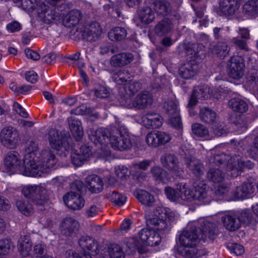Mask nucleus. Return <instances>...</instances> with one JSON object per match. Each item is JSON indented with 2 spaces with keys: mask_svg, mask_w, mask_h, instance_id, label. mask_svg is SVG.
<instances>
[{
  "mask_svg": "<svg viewBox=\"0 0 258 258\" xmlns=\"http://www.w3.org/2000/svg\"><path fill=\"white\" fill-rule=\"evenodd\" d=\"M18 248L19 251L23 256L28 255L32 250V243L30 237L27 235L22 236L18 240Z\"/></svg>",
  "mask_w": 258,
  "mask_h": 258,
  "instance_id": "nucleus-37",
  "label": "nucleus"
},
{
  "mask_svg": "<svg viewBox=\"0 0 258 258\" xmlns=\"http://www.w3.org/2000/svg\"><path fill=\"white\" fill-rule=\"evenodd\" d=\"M18 136V133L14 127H5L1 132L0 141L5 146L11 148L15 144Z\"/></svg>",
  "mask_w": 258,
  "mask_h": 258,
  "instance_id": "nucleus-18",
  "label": "nucleus"
},
{
  "mask_svg": "<svg viewBox=\"0 0 258 258\" xmlns=\"http://www.w3.org/2000/svg\"><path fill=\"white\" fill-rule=\"evenodd\" d=\"M36 159L42 173L48 172L56 163L54 154L49 150H43Z\"/></svg>",
  "mask_w": 258,
  "mask_h": 258,
  "instance_id": "nucleus-9",
  "label": "nucleus"
},
{
  "mask_svg": "<svg viewBox=\"0 0 258 258\" xmlns=\"http://www.w3.org/2000/svg\"><path fill=\"white\" fill-rule=\"evenodd\" d=\"M146 142L149 146L153 148H157L160 146L157 131L149 133L146 136Z\"/></svg>",
  "mask_w": 258,
  "mask_h": 258,
  "instance_id": "nucleus-57",
  "label": "nucleus"
},
{
  "mask_svg": "<svg viewBox=\"0 0 258 258\" xmlns=\"http://www.w3.org/2000/svg\"><path fill=\"white\" fill-rule=\"evenodd\" d=\"M229 76L236 80L241 78L244 75L245 63L243 57L239 55L233 56L227 63Z\"/></svg>",
  "mask_w": 258,
  "mask_h": 258,
  "instance_id": "nucleus-7",
  "label": "nucleus"
},
{
  "mask_svg": "<svg viewBox=\"0 0 258 258\" xmlns=\"http://www.w3.org/2000/svg\"><path fill=\"white\" fill-rule=\"evenodd\" d=\"M193 191L186 187L185 184L179 185V202L181 201H191L194 200Z\"/></svg>",
  "mask_w": 258,
  "mask_h": 258,
  "instance_id": "nucleus-52",
  "label": "nucleus"
},
{
  "mask_svg": "<svg viewBox=\"0 0 258 258\" xmlns=\"http://www.w3.org/2000/svg\"><path fill=\"white\" fill-rule=\"evenodd\" d=\"M14 245L11 239L3 238L0 239V258H5L14 249Z\"/></svg>",
  "mask_w": 258,
  "mask_h": 258,
  "instance_id": "nucleus-43",
  "label": "nucleus"
},
{
  "mask_svg": "<svg viewBox=\"0 0 258 258\" xmlns=\"http://www.w3.org/2000/svg\"><path fill=\"white\" fill-rule=\"evenodd\" d=\"M164 192L166 197L171 202H179V186L176 189L171 187H166Z\"/></svg>",
  "mask_w": 258,
  "mask_h": 258,
  "instance_id": "nucleus-56",
  "label": "nucleus"
},
{
  "mask_svg": "<svg viewBox=\"0 0 258 258\" xmlns=\"http://www.w3.org/2000/svg\"><path fill=\"white\" fill-rule=\"evenodd\" d=\"M47 139L50 146L53 149L59 150L63 148L65 151H69L71 148L68 139L57 130L50 129L48 133Z\"/></svg>",
  "mask_w": 258,
  "mask_h": 258,
  "instance_id": "nucleus-8",
  "label": "nucleus"
},
{
  "mask_svg": "<svg viewBox=\"0 0 258 258\" xmlns=\"http://www.w3.org/2000/svg\"><path fill=\"white\" fill-rule=\"evenodd\" d=\"M21 160L19 154L15 151H10L6 156L4 164L5 166L9 170H14L19 169Z\"/></svg>",
  "mask_w": 258,
  "mask_h": 258,
  "instance_id": "nucleus-27",
  "label": "nucleus"
},
{
  "mask_svg": "<svg viewBox=\"0 0 258 258\" xmlns=\"http://www.w3.org/2000/svg\"><path fill=\"white\" fill-rule=\"evenodd\" d=\"M102 32V28L99 23L91 22L85 26L82 32V37L88 41H94L99 38Z\"/></svg>",
  "mask_w": 258,
  "mask_h": 258,
  "instance_id": "nucleus-11",
  "label": "nucleus"
},
{
  "mask_svg": "<svg viewBox=\"0 0 258 258\" xmlns=\"http://www.w3.org/2000/svg\"><path fill=\"white\" fill-rule=\"evenodd\" d=\"M130 78L128 71L124 69L114 73L112 76L113 81L118 85H124Z\"/></svg>",
  "mask_w": 258,
  "mask_h": 258,
  "instance_id": "nucleus-46",
  "label": "nucleus"
},
{
  "mask_svg": "<svg viewBox=\"0 0 258 258\" xmlns=\"http://www.w3.org/2000/svg\"><path fill=\"white\" fill-rule=\"evenodd\" d=\"M48 2L44 1L40 3L37 12L38 17L45 23L50 24L59 18V14L55 11L54 4L48 5Z\"/></svg>",
  "mask_w": 258,
  "mask_h": 258,
  "instance_id": "nucleus-6",
  "label": "nucleus"
},
{
  "mask_svg": "<svg viewBox=\"0 0 258 258\" xmlns=\"http://www.w3.org/2000/svg\"><path fill=\"white\" fill-rule=\"evenodd\" d=\"M19 169L21 173L25 176H41L42 172L37 163V160L28 159V156L23 159V166H20Z\"/></svg>",
  "mask_w": 258,
  "mask_h": 258,
  "instance_id": "nucleus-13",
  "label": "nucleus"
},
{
  "mask_svg": "<svg viewBox=\"0 0 258 258\" xmlns=\"http://www.w3.org/2000/svg\"><path fill=\"white\" fill-rule=\"evenodd\" d=\"M243 159L240 155L232 156L228 161L227 167L228 174L232 177H236L239 172L243 169L242 164Z\"/></svg>",
  "mask_w": 258,
  "mask_h": 258,
  "instance_id": "nucleus-19",
  "label": "nucleus"
},
{
  "mask_svg": "<svg viewBox=\"0 0 258 258\" xmlns=\"http://www.w3.org/2000/svg\"><path fill=\"white\" fill-rule=\"evenodd\" d=\"M191 130L192 133L199 137H209L208 129L202 124L198 123L193 124Z\"/></svg>",
  "mask_w": 258,
  "mask_h": 258,
  "instance_id": "nucleus-53",
  "label": "nucleus"
},
{
  "mask_svg": "<svg viewBox=\"0 0 258 258\" xmlns=\"http://www.w3.org/2000/svg\"><path fill=\"white\" fill-rule=\"evenodd\" d=\"M38 149V144L36 142L31 141L26 146L25 154L24 159L28 156V159H36V152Z\"/></svg>",
  "mask_w": 258,
  "mask_h": 258,
  "instance_id": "nucleus-55",
  "label": "nucleus"
},
{
  "mask_svg": "<svg viewBox=\"0 0 258 258\" xmlns=\"http://www.w3.org/2000/svg\"><path fill=\"white\" fill-rule=\"evenodd\" d=\"M82 17V15L80 11L74 9L69 12L64 19L63 23L66 27L71 28L77 25Z\"/></svg>",
  "mask_w": 258,
  "mask_h": 258,
  "instance_id": "nucleus-36",
  "label": "nucleus"
},
{
  "mask_svg": "<svg viewBox=\"0 0 258 258\" xmlns=\"http://www.w3.org/2000/svg\"><path fill=\"white\" fill-rule=\"evenodd\" d=\"M16 206L19 211L26 216H30L33 213V208L28 201L23 200H18Z\"/></svg>",
  "mask_w": 258,
  "mask_h": 258,
  "instance_id": "nucleus-49",
  "label": "nucleus"
},
{
  "mask_svg": "<svg viewBox=\"0 0 258 258\" xmlns=\"http://www.w3.org/2000/svg\"><path fill=\"white\" fill-rule=\"evenodd\" d=\"M163 208L158 206L153 213L146 211L145 218L147 225L151 228H143L139 232V236L146 245L154 246L159 244L161 241L159 234L152 229L159 231L168 232L171 228L170 223L163 218Z\"/></svg>",
  "mask_w": 258,
  "mask_h": 258,
  "instance_id": "nucleus-1",
  "label": "nucleus"
},
{
  "mask_svg": "<svg viewBox=\"0 0 258 258\" xmlns=\"http://www.w3.org/2000/svg\"><path fill=\"white\" fill-rule=\"evenodd\" d=\"M135 195L143 205L150 207L152 206L155 203V199L153 196L146 190H137L135 192Z\"/></svg>",
  "mask_w": 258,
  "mask_h": 258,
  "instance_id": "nucleus-39",
  "label": "nucleus"
},
{
  "mask_svg": "<svg viewBox=\"0 0 258 258\" xmlns=\"http://www.w3.org/2000/svg\"><path fill=\"white\" fill-rule=\"evenodd\" d=\"M204 46L199 43H189L185 46V52L190 60L200 62L205 57V53L202 51Z\"/></svg>",
  "mask_w": 258,
  "mask_h": 258,
  "instance_id": "nucleus-16",
  "label": "nucleus"
},
{
  "mask_svg": "<svg viewBox=\"0 0 258 258\" xmlns=\"http://www.w3.org/2000/svg\"><path fill=\"white\" fill-rule=\"evenodd\" d=\"M222 222L225 228L230 231H234L240 228V221L236 213H229L222 216Z\"/></svg>",
  "mask_w": 258,
  "mask_h": 258,
  "instance_id": "nucleus-26",
  "label": "nucleus"
},
{
  "mask_svg": "<svg viewBox=\"0 0 258 258\" xmlns=\"http://www.w3.org/2000/svg\"><path fill=\"white\" fill-rule=\"evenodd\" d=\"M95 95L98 98H105L108 96L109 92L106 87L98 85L95 88Z\"/></svg>",
  "mask_w": 258,
  "mask_h": 258,
  "instance_id": "nucleus-61",
  "label": "nucleus"
},
{
  "mask_svg": "<svg viewBox=\"0 0 258 258\" xmlns=\"http://www.w3.org/2000/svg\"><path fill=\"white\" fill-rule=\"evenodd\" d=\"M139 18L142 24L148 25L155 19V13L152 9L149 6L142 7L139 11Z\"/></svg>",
  "mask_w": 258,
  "mask_h": 258,
  "instance_id": "nucleus-35",
  "label": "nucleus"
},
{
  "mask_svg": "<svg viewBox=\"0 0 258 258\" xmlns=\"http://www.w3.org/2000/svg\"><path fill=\"white\" fill-rule=\"evenodd\" d=\"M46 245L42 242L38 241L34 244L31 253L34 257L40 258L41 256H43L44 254H46Z\"/></svg>",
  "mask_w": 258,
  "mask_h": 258,
  "instance_id": "nucleus-51",
  "label": "nucleus"
},
{
  "mask_svg": "<svg viewBox=\"0 0 258 258\" xmlns=\"http://www.w3.org/2000/svg\"><path fill=\"white\" fill-rule=\"evenodd\" d=\"M152 5L155 11L158 15L166 16L172 12V7L166 0H146V3Z\"/></svg>",
  "mask_w": 258,
  "mask_h": 258,
  "instance_id": "nucleus-21",
  "label": "nucleus"
},
{
  "mask_svg": "<svg viewBox=\"0 0 258 258\" xmlns=\"http://www.w3.org/2000/svg\"><path fill=\"white\" fill-rule=\"evenodd\" d=\"M109 143L114 150L120 151L129 149L132 146L127 127L118 119L110 127Z\"/></svg>",
  "mask_w": 258,
  "mask_h": 258,
  "instance_id": "nucleus-3",
  "label": "nucleus"
},
{
  "mask_svg": "<svg viewBox=\"0 0 258 258\" xmlns=\"http://www.w3.org/2000/svg\"><path fill=\"white\" fill-rule=\"evenodd\" d=\"M126 35V29L121 27L112 28L108 34V38L111 41H121L124 39Z\"/></svg>",
  "mask_w": 258,
  "mask_h": 258,
  "instance_id": "nucleus-44",
  "label": "nucleus"
},
{
  "mask_svg": "<svg viewBox=\"0 0 258 258\" xmlns=\"http://www.w3.org/2000/svg\"><path fill=\"white\" fill-rule=\"evenodd\" d=\"M168 123L175 128H180L181 126L182 123L180 117L179 115V112L172 115H168Z\"/></svg>",
  "mask_w": 258,
  "mask_h": 258,
  "instance_id": "nucleus-60",
  "label": "nucleus"
},
{
  "mask_svg": "<svg viewBox=\"0 0 258 258\" xmlns=\"http://www.w3.org/2000/svg\"><path fill=\"white\" fill-rule=\"evenodd\" d=\"M184 162L188 170L195 176H200L204 174V166L199 159L188 156L185 157Z\"/></svg>",
  "mask_w": 258,
  "mask_h": 258,
  "instance_id": "nucleus-24",
  "label": "nucleus"
},
{
  "mask_svg": "<svg viewBox=\"0 0 258 258\" xmlns=\"http://www.w3.org/2000/svg\"><path fill=\"white\" fill-rule=\"evenodd\" d=\"M79 227V224L75 219L67 217L62 223L61 231L67 236H73L78 231Z\"/></svg>",
  "mask_w": 258,
  "mask_h": 258,
  "instance_id": "nucleus-29",
  "label": "nucleus"
},
{
  "mask_svg": "<svg viewBox=\"0 0 258 258\" xmlns=\"http://www.w3.org/2000/svg\"><path fill=\"white\" fill-rule=\"evenodd\" d=\"M160 161L164 168L177 175L180 174L182 170L179 167V161L175 155L170 153L165 154L161 156Z\"/></svg>",
  "mask_w": 258,
  "mask_h": 258,
  "instance_id": "nucleus-14",
  "label": "nucleus"
},
{
  "mask_svg": "<svg viewBox=\"0 0 258 258\" xmlns=\"http://www.w3.org/2000/svg\"><path fill=\"white\" fill-rule=\"evenodd\" d=\"M45 0H20L22 8L28 12H32L35 10L38 11L40 3L44 2Z\"/></svg>",
  "mask_w": 258,
  "mask_h": 258,
  "instance_id": "nucleus-50",
  "label": "nucleus"
},
{
  "mask_svg": "<svg viewBox=\"0 0 258 258\" xmlns=\"http://www.w3.org/2000/svg\"><path fill=\"white\" fill-rule=\"evenodd\" d=\"M162 117L153 112H149L142 117V121L147 128H158L162 124Z\"/></svg>",
  "mask_w": 258,
  "mask_h": 258,
  "instance_id": "nucleus-25",
  "label": "nucleus"
},
{
  "mask_svg": "<svg viewBox=\"0 0 258 258\" xmlns=\"http://www.w3.org/2000/svg\"><path fill=\"white\" fill-rule=\"evenodd\" d=\"M72 161L77 166H81L86 160L79 153L78 151H74L71 154Z\"/></svg>",
  "mask_w": 258,
  "mask_h": 258,
  "instance_id": "nucleus-63",
  "label": "nucleus"
},
{
  "mask_svg": "<svg viewBox=\"0 0 258 258\" xmlns=\"http://www.w3.org/2000/svg\"><path fill=\"white\" fill-rule=\"evenodd\" d=\"M240 3L238 0H220L219 8L225 15H233L239 9Z\"/></svg>",
  "mask_w": 258,
  "mask_h": 258,
  "instance_id": "nucleus-28",
  "label": "nucleus"
},
{
  "mask_svg": "<svg viewBox=\"0 0 258 258\" xmlns=\"http://www.w3.org/2000/svg\"><path fill=\"white\" fill-rule=\"evenodd\" d=\"M248 83L249 85H252L253 83L256 85L258 84V71L254 69L251 70L247 77Z\"/></svg>",
  "mask_w": 258,
  "mask_h": 258,
  "instance_id": "nucleus-64",
  "label": "nucleus"
},
{
  "mask_svg": "<svg viewBox=\"0 0 258 258\" xmlns=\"http://www.w3.org/2000/svg\"><path fill=\"white\" fill-rule=\"evenodd\" d=\"M210 96V89L207 86H200L195 88L189 99L188 106H193L197 103L198 99H207Z\"/></svg>",
  "mask_w": 258,
  "mask_h": 258,
  "instance_id": "nucleus-23",
  "label": "nucleus"
},
{
  "mask_svg": "<svg viewBox=\"0 0 258 258\" xmlns=\"http://www.w3.org/2000/svg\"><path fill=\"white\" fill-rule=\"evenodd\" d=\"M173 29V20L165 18L157 24L154 31L157 35L162 36L169 33Z\"/></svg>",
  "mask_w": 258,
  "mask_h": 258,
  "instance_id": "nucleus-32",
  "label": "nucleus"
},
{
  "mask_svg": "<svg viewBox=\"0 0 258 258\" xmlns=\"http://www.w3.org/2000/svg\"><path fill=\"white\" fill-rule=\"evenodd\" d=\"M110 129L99 127L90 129L89 136L90 140L96 145L106 146L109 142Z\"/></svg>",
  "mask_w": 258,
  "mask_h": 258,
  "instance_id": "nucleus-12",
  "label": "nucleus"
},
{
  "mask_svg": "<svg viewBox=\"0 0 258 258\" xmlns=\"http://www.w3.org/2000/svg\"><path fill=\"white\" fill-rule=\"evenodd\" d=\"M254 191V186L250 183H243L241 185L237 186L233 191L232 200L243 199L253 194Z\"/></svg>",
  "mask_w": 258,
  "mask_h": 258,
  "instance_id": "nucleus-30",
  "label": "nucleus"
},
{
  "mask_svg": "<svg viewBox=\"0 0 258 258\" xmlns=\"http://www.w3.org/2000/svg\"><path fill=\"white\" fill-rule=\"evenodd\" d=\"M79 244L84 250L83 253L80 254L79 258H92L90 254H97L98 244L94 238L89 236H82L79 240Z\"/></svg>",
  "mask_w": 258,
  "mask_h": 258,
  "instance_id": "nucleus-10",
  "label": "nucleus"
},
{
  "mask_svg": "<svg viewBox=\"0 0 258 258\" xmlns=\"http://www.w3.org/2000/svg\"><path fill=\"white\" fill-rule=\"evenodd\" d=\"M197 222L189 223L186 229L182 232L179 237V241L182 247H180L178 252L184 258H194L196 251L190 249L197 245L200 234L197 228Z\"/></svg>",
  "mask_w": 258,
  "mask_h": 258,
  "instance_id": "nucleus-2",
  "label": "nucleus"
},
{
  "mask_svg": "<svg viewBox=\"0 0 258 258\" xmlns=\"http://www.w3.org/2000/svg\"><path fill=\"white\" fill-rule=\"evenodd\" d=\"M236 214L238 215V219L240 221V226H241V223L246 224H249L251 223V217L249 212L246 210H243L240 213Z\"/></svg>",
  "mask_w": 258,
  "mask_h": 258,
  "instance_id": "nucleus-62",
  "label": "nucleus"
},
{
  "mask_svg": "<svg viewBox=\"0 0 258 258\" xmlns=\"http://www.w3.org/2000/svg\"><path fill=\"white\" fill-rule=\"evenodd\" d=\"M110 200L118 206H121L124 204L126 201V197L121 194L113 191L109 195Z\"/></svg>",
  "mask_w": 258,
  "mask_h": 258,
  "instance_id": "nucleus-59",
  "label": "nucleus"
},
{
  "mask_svg": "<svg viewBox=\"0 0 258 258\" xmlns=\"http://www.w3.org/2000/svg\"><path fill=\"white\" fill-rule=\"evenodd\" d=\"M209 51L221 58H224L228 54L229 48L226 43L219 42L216 45H211Z\"/></svg>",
  "mask_w": 258,
  "mask_h": 258,
  "instance_id": "nucleus-42",
  "label": "nucleus"
},
{
  "mask_svg": "<svg viewBox=\"0 0 258 258\" xmlns=\"http://www.w3.org/2000/svg\"><path fill=\"white\" fill-rule=\"evenodd\" d=\"M163 108L168 115H172L179 112L178 103L173 98H169L163 103Z\"/></svg>",
  "mask_w": 258,
  "mask_h": 258,
  "instance_id": "nucleus-48",
  "label": "nucleus"
},
{
  "mask_svg": "<svg viewBox=\"0 0 258 258\" xmlns=\"http://www.w3.org/2000/svg\"><path fill=\"white\" fill-rule=\"evenodd\" d=\"M194 194V200H197L201 202L203 205H208L212 201V198L209 196L206 190V186L205 184L198 185L195 187Z\"/></svg>",
  "mask_w": 258,
  "mask_h": 258,
  "instance_id": "nucleus-34",
  "label": "nucleus"
},
{
  "mask_svg": "<svg viewBox=\"0 0 258 258\" xmlns=\"http://www.w3.org/2000/svg\"><path fill=\"white\" fill-rule=\"evenodd\" d=\"M22 193L36 206L44 205L48 200V191L41 185H27L22 188Z\"/></svg>",
  "mask_w": 258,
  "mask_h": 258,
  "instance_id": "nucleus-4",
  "label": "nucleus"
},
{
  "mask_svg": "<svg viewBox=\"0 0 258 258\" xmlns=\"http://www.w3.org/2000/svg\"><path fill=\"white\" fill-rule=\"evenodd\" d=\"M229 106L235 111L240 113L246 112L248 109L247 103L243 100L238 98L230 99Z\"/></svg>",
  "mask_w": 258,
  "mask_h": 258,
  "instance_id": "nucleus-45",
  "label": "nucleus"
},
{
  "mask_svg": "<svg viewBox=\"0 0 258 258\" xmlns=\"http://www.w3.org/2000/svg\"><path fill=\"white\" fill-rule=\"evenodd\" d=\"M108 253L111 258H124V253L121 248L117 244H112L108 249Z\"/></svg>",
  "mask_w": 258,
  "mask_h": 258,
  "instance_id": "nucleus-58",
  "label": "nucleus"
},
{
  "mask_svg": "<svg viewBox=\"0 0 258 258\" xmlns=\"http://www.w3.org/2000/svg\"><path fill=\"white\" fill-rule=\"evenodd\" d=\"M68 122L73 136L76 141H80L83 136L81 122L75 117H70L68 118Z\"/></svg>",
  "mask_w": 258,
  "mask_h": 258,
  "instance_id": "nucleus-33",
  "label": "nucleus"
},
{
  "mask_svg": "<svg viewBox=\"0 0 258 258\" xmlns=\"http://www.w3.org/2000/svg\"><path fill=\"white\" fill-rule=\"evenodd\" d=\"M63 200L67 207L74 210L82 209L85 205L84 199L78 194L71 191L63 197Z\"/></svg>",
  "mask_w": 258,
  "mask_h": 258,
  "instance_id": "nucleus-15",
  "label": "nucleus"
},
{
  "mask_svg": "<svg viewBox=\"0 0 258 258\" xmlns=\"http://www.w3.org/2000/svg\"><path fill=\"white\" fill-rule=\"evenodd\" d=\"M141 89V84L137 81H129L124 87L127 96H133Z\"/></svg>",
  "mask_w": 258,
  "mask_h": 258,
  "instance_id": "nucleus-54",
  "label": "nucleus"
},
{
  "mask_svg": "<svg viewBox=\"0 0 258 258\" xmlns=\"http://www.w3.org/2000/svg\"><path fill=\"white\" fill-rule=\"evenodd\" d=\"M124 97L125 98L124 105L128 108L144 109L151 106L153 102L152 93L147 91H143L138 94L132 102L127 98V96Z\"/></svg>",
  "mask_w": 258,
  "mask_h": 258,
  "instance_id": "nucleus-5",
  "label": "nucleus"
},
{
  "mask_svg": "<svg viewBox=\"0 0 258 258\" xmlns=\"http://www.w3.org/2000/svg\"><path fill=\"white\" fill-rule=\"evenodd\" d=\"M151 173L154 179L158 183H166L168 181L167 172L160 167L153 166L151 169Z\"/></svg>",
  "mask_w": 258,
  "mask_h": 258,
  "instance_id": "nucleus-40",
  "label": "nucleus"
},
{
  "mask_svg": "<svg viewBox=\"0 0 258 258\" xmlns=\"http://www.w3.org/2000/svg\"><path fill=\"white\" fill-rule=\"evenodd\" d=\"M225 173L219 168H210L207 174L208 179L214 183H220L225 179Z\"/></svg>",
  "mask_w": 258,
  "mask_h": 258,
  "instance_id": "nucleus-41",
  "label": "nucleus"
},
{
  "mask_svg": "<svg viewBox=\"0 0 258 258\" xmlns=\"http://www.w3.org/2000/svg\"><path fill=\"white\" fill-rule=\"evenodd\" d=\"M134 59V56L131 53L122 52L114 54L110 59V64L115 68H120L125 66Z\"/></svg>",
  "mask_w": 258,
  "mask_h": 258,
  "instance_id": "nucleus-22",
  "label": "nucleus"
},
{
  "mask_svg": "<svg viewBox=\"0 0 258 258\" xmlns=\"http://www.w3.org/2000/svg\"><path fill=\"white\" fill-rule=\"evenodd\" d=\"M202 232L201 238L205 240L207 237L210 239L213 240L215 236L219 234V229L216 224L208 220H203L201 222Z\"/></svg>",
  "mask_w": 258,
  "mask_h": 258,
  "instance_id": "nucleus-20",
  "label": "nucleus"
},
{
  "mask_svg": "<svg viewBox=\"0 0 258 258\" xmlns=\"http://www.w3.org/2000/svg\"><path fill=\"white\" fill-rule=\"evenodd\" d=\"M194 60H189L179 68V76L184 79H190L197 73L199 69L198 63Z\"/></svg>",
  "mask_w": 258,
  "mask_h": 258,
  "instance_id": "nucleus-17",
  "label": "nucleus"
},
{
  "mask_svg": "<svg viewBox=\"0 0 258 258\" xmlns=\"http://www.w3.org/2000/svg\"><path fill=\"white\" fill-rule=\"evenodd\" d=\"M87 187L92 193H99L103 189L102 179L97 175H91L86 178Z\"/></svg>",
  "mask_w": 258,
  "mask_h": 258,
  "instance_id": "nucleus-31",
  "label": "nucleus"
},
{
  "mask_svg": "<svg viewBox=\"0 0 258 258\" xmlns=\"http://www.w3.org/2000/svg\"><path fill=\"white\" fill-rule=\"evenodd\" d=\"M244 13L251 16H258V0H250L246 2L243 6Z\"/></svg>",
  "mask_w": 258,
  "mask_h": 258,
  "instance_id": "nucleus-47",
  "label": "nucleus"
},
{
  "mask_svg": "<svg viewBox=\"0 0 258 258\" xmlns=\"http://www.w3.org/2000/svg\"><path fill=\"white\" fill-rule=\"evenodd\" d=\"M216 113L212 109L204 107L200 109L199 117L200 120L207 124L213 123L216 119Z\"/></svg>",
  "mask_w": 258,
  "mask_h": 258,
  "instance_id": "nucleus-38",
  "label": "nucleus"
}]
</instances>
